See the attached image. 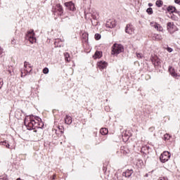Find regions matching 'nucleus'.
Segmentation results:
<instances>
[{"mask_svg": "<svg viewBox=\"0 0 180 180\" xmlns=\"http://www.w3.org/2000/svg\"><path fill=\"white\" fill-rule=\"evenodd\" d=\"M40 120H41V119L37 116H26L24 120V124L26 126L27 130H34L36 127H39V122H40Z\"/></svg>", "mask_w": 180, "mask_h": 180, "instance_id": "1", "label": "nucleus"}, {"mask_svg": "<svg viewBox=\"0 0 180 180\" xmlns=\"http://www.w3.org/2000/svg\"><path fill=\"white\" fill-rule=\"evenodd\" d=\"M124 51V47L123 45L119 44H114L112 46V54H120V53H123Z\"/></svg>", "mask_w": 180, "mask_h": 180, "instance_id": "2", "label": "nucleus"}, {"mask_svg": "<svg viewBox=\"0 0 180 180\" xmlns=\"http://www.w3.org/2000/svg\"><path fill=\"white\" fill-rule=\"evenodd\" d=\"M171 158V153L168 151L163 152L160 156V160L164 164Z\"/></svg>", "mask_w": 180, "mask_h": 180, "instance_id": "3", "label": "nucleus"}, {"mask_svg": "<svg viewBox=\"0 0 180 180\" xmlns=\"http://www.w3.org/2000/svg\"><path fill=\"white\" fill-rule=\"evenodd\" d=\"M26 37L27 39H28L29 41H30V43L32 44L36 41V37H34V31L33 30H31L27 32Z\"/></svg>", "mask_w": 180, "mask_h": 180, "instance_id": "4", "label": "nucleus"}, {"mask_svg": "<svg viewBox=\"0 0 180 180\" xmlns=\"http://www.w3.org/2000/svg\"><path fill=\"white\" fill-rule=\"evenodd\" d=\"M167 29L169 33H170V34H172V33H174L176 31V26L175 25V24H174V22H169L167 24Z\"/></svg>", "mask_w": 180, "mask_h": 180, "instance_id": "5", "label": "nucleus"}, {"mask_svg": "<svg viewBox=\"0 0 180 180\" xmlns=\"http://www.w3.org/2000/svg\"><path fill=\"white\" fill-rule=\"evenodd\" d=\"M125 33H127L128 34H133V33H134V27H133L131 23L126 25Z\"/></svg>", "mask_w": 180, "mask_h": 180, "instance_id": "6", "label": "nucleus"}, {"mask_svg": "<svg viewBox=\"0 0 180 180\" xmlns=\"http://www.w3.org/2000/svg\"><path fill=\"white\" fill-rule=\"evenodd\" d=\"M56 11H58L59 12V15H63L64 13V9H63V6L60 4H56L55 9H52V12H55Z\"/></svg>", "mask_w": 180, "mask_h": 180, "instance_id": "7", "label": "nucleus"}, {"mask_svg": "<svg viewBox=\"0 0 180 180\" xmlns=\"http://www.w3.org/2000/svg\"><path fill=\"white\" fill-rule=\"evenodd\" d=\"M65 6H66V8H68L69 11H75V5L74 4V3H72V1L65 3Z\"/></svg>", "mask_w": 180, "mask_h": 180, "instance_id": "8", "label": "nucleus"}, {"mask_svg": "<svg viewBox=\"0 0 180 180\" xmlns=\"http://www.w3.org/2000/svg\"><path fill=\"white\" fill-rule=\"evenodd\" d=\"M98 68H99V70H105V68H106V67H108V63L103 61V60H101L97 63Z\"/></svg>", "mask_w": 180, "mask_h": 180, "instance_id": "9", "label": "nucleus"}, {"mask_svg": "<svg viewBox=\"0 0 180 180\" xmlns=\"http://www.w3.org/2000/svg\"><path fill=\"white\" fill-rule=\"evenodd\" d=\"M105 26L110 29H113V27L116 26V22H115V21L112 20H108L105 23Z\"/></svg>", "mask_w": 180, "mask_h": 180, "instance_id": "10", "label": "nucleus"}, {"mask_svg": "<svg viewBox=\"0 0 180 180\" xmlns=\"http://www.w3.org/2000/svg\"><path fill=\"white\" fill-rule=\"evenodd\" d=\"M133 169H127L125 172H122V176L125 178H130L133 175Z\"/></svg>", "mask_w": 180, "mask_h": 180, "instance_id": "11", "label": "nucleus"}, {"mask_svg": "<svg viewBox=\"0 0 180 180\" xmlns=\"http://www.w3.org/2000/svg\"><path fill=\"white\" fill-rule=\"evenodd\" d=\"M167 12H169L170 13H176V8L172 6H169L167 8Z\"/></svg>", "mask_w": 180, "mask_h": 180, "instance_id": "12", "label": "nucleus"}, {"mask_svg": "<svg viewBox=\"0 0 180 180\" xmlns=\"http://www.w3.org/2000/svg\"><path fill=\"white\" fill-rule=\"evenodd\" d=\"M65 122L66 124H71V123H72V117L66 115V117H65Z\"/></svg>", "mask_w": 180, "mask_h": 180, "instance_id": "13", "label": "nucleus"}, {"mask_svg": "<svg viewBox=\"0 0 180 180\" xmlns=\"http://www.w3.org/2000/svg\"><path fill=\"white\" fill-rule=\"evenodd\" d=\"M27 65H28L29 68H31V69L30 70V71H27V74H30V72H32V71L33 69L32 68V65H30V63H29V62L25 61V62L24 63V67H25V68H27Z\"/></svg>", "mask_w": 180, "mask_h": 180, "instance_id": "14", "label": "nucleus"}, {"mask_svg": "<svg viewBox=\"0 0 180 180\" xmlns=\"http://www.w3.org/2000/svg\"><path fill=\"white\" fill-rule=\"evenodd\" d=\"M101 57H102V52L98 51H96L94 55L93 56V58L94 59L101 58Z\"/></svg>", "mask_w": 180, "mask_h": 180, "instance_id": "15", "label": "nucleus"}, {"mask_svg": "<svg viewBox=\"0 0 180 180\" xmlns=\"http://www.w3.org/2000/svg\"><path fill=\"white\" fill-rule=\"evenodd\" d=\"M109 131H108V129L106 128H101L100 129V133L101 134H102L103 136H106V134H108Z\"/></svg>", "mask_w": 180, "mask_h": 180, "instance_id": "16", "label": "nucleus"}, {"mask_svg": "<svg viewBox=\"0 0 180 180\" xmlns=\"http://www.w3.org/2000/svg\"><path fill=\"white\" fill-rule=\"evenodd\" d=\"M153 39H155V40H162V36L161 34H154Z\"/></svg>", "mask_w": 180, "mask_h": 180, "instance_id": "17", "label": "nucleus"}, {"mask_svg": "<svg viewBox=\"0 0 180 180\" xmlns=\"http://www.w3.org/2000/svg\"><path fill=\"white\" fill-rule=\"evenodd\" d=\"M169 71L170 72L172 77H178V74L174 71V69H172V67L169 68Z\"/></svg>", "mask_w": 180, "mask_h": 180, "instance_id": "18", "label": "nucleus"}, {"mask_svg": "<svg viewBox=\"0 0 180 180\" xmlns=\"http://www.w3.org/2000/svg\"><path fill=\"white\" fill-rule=\"evenodd\" d=\"M164 2L162 1V0H157L155 2V5L156 6H158V8H161V6H162Z\"/></svg>", "mask_w": 180, "mask_h": 180, "instance_id": "19", "label": "nucleus"}, {"mask_svg": "<svg viewBox=\"0 0 180 180\" xmlns=\"http://www.w3.org/2000/svg\"><path fill=\"white\" fill-rule=\"evenodd\" d=\"M121 150L123 154H129L130 153V150L127 148V147H123Z\"/></svg>", "mask_w": 180, "mask_h": 180, "instance_id": "20", "label": "nucleus"}, {"mask_svg": "<svg viewBox=\"0 0 180 180\" xmlns=\"http://www.w3.org/2000/svg\"><path fill=\"white\" fill-rule=\"evenodd\" d=\"M0 146H5L6 147V148H9V147H10L9 143H8V142H6V141H1Z\"/></svg>", "mask_w": 180, "mask_h": 180, "instance_id": "21", "label": "nucleus"}, {"mask_svg": "<svg viewBox=\"0 0 180 180\" xmlns=\"http://www.w3.org/2000/svg\"><path fill=\"white\" fill-rule=\"evenodd\" d=\"M54 44L56 47H61V41H60V40H56Z\"/></svg>", "mask_w": 180, "mask_h": 180, "instance_id": "22", "label": "nucleus"}, {"mask_svg": "<svg viewBox=\"0 0 180 180\" xmlns=\"http://www.w3.org/2000/svg\"><path fill=\"white\" fill-rule=\"evenodd\" d=\"M64 56H65V61H68V63L70 61V60H69V58H70V53H65Z\"/></svg>", "mask_w": 180, "mask_h": 180, "instance_id": "23", "label": "nucleus"}, {"mask_svg": "<svg viewBox=\"0 0 180 180\" xmlns=\"http://www.w3.org/2000/svg\"><path fill=\"white\" fill-rule=\"evenodd\" d=\"M146 12L148 15H153V8L151 7L148 8L146 10Z\"/></svg>", "mask_w": 180, "mask_h": 180, "instance_id": "24", "label": "nucleus"}, {"mask_svg": "<svg viewBox=\"0 0 180 180\" xmlns=\"http://www.w3.org/2000/svg\"><path fill=\"white\" fill-rule=\"evenodd\" d=\"M169 139H171V136H169V134H165L164 136V140L167 141V140H169Z\"/></svg>", "mask_w": 180, "mask_h": 180, "instance_id": "25", "label": "nucleus"}, {"mask_svg": "<svg viewBox=\"0 0 180 180\" xmlns=\"http://www.w3.org/2000/svg\"><path fill=\"white\" fill-rule=\"evenodd\" d=\"M102 37V36L101 35V34H95V39L96 40H101V38Z\"/></svg>", "mask_w": 180, "mask_h": 180, "instance_id": "26", "label": "nucleus"}, {"mask_svg": "<svg viewBox=\"0 0 180 180\" xmlns=\"http://www.w3.org/2000/svg\"><path fill=\"white\" fill-rule=\"evenodd\" d=\"M0 179L8 180V176H6V174H3L2 176H0Z\"/></svg>", "mask_w": 180, "mask_h": 180, "instance_id": "27", "label": "nucleus"}, {"mask_svg": "<svg viewBox=\"0 0 180 180\" xmlns=\"http://www.w3.org/2000/svg\"><path fill=\"white\" fill-rule=\"evenodd\" d=\"M91 23L93 26H98V20H94V21H91Z\"/></svg>", "mask_w": 180, "mask_h": 180, "instance_id": "28", "label": "nucleus"}, {"mask_svg": "<svg viewBox=\"0 0 180 180\" xmlns=\"http://www.w3.org/2000/svg\"><path fill=\"white\" fill-rule=\"evenodd\" d=\"M44 74H47L49 72V68H44L43 69Z\"/></svg>", "mask_w": 180, "mask_h": 180, "instance_id": "29", "label": "nucleus"}, {"mask_svg": "<svg viewBox=\"0 0 180 180\" xmlns=\"http://www.w3.org/2000/svg\"><path fill=\"white\" fill-rule=\"evenodd\" d=\"M153 27H155V29L158 30V26H160V24L155 22L153 25Z\"/></svg>", "mask_w": 180, "mask_h": 180, "instance_id": "30", "label": "nucleus"}, {"mask_svg": "<svg viewBox=\"0 0 180 180\" xmlns=\"http://www.w3.org/2000/svg\"><path fill=\"white\" fill-rule=\"evenodd\" d=\"M2 86H4V80H2V79H0V89H2Z\"/></svg>", "mask_w": 180, "mask_h": 180, "instance_id": "31", "label": "nucleus"}, {"mask_svg": "<svg viewBox=\"0 0 180 180\" xmlns=\"http://www.w3.org/2000/svg\"><path fill=\"white\" fill-rule=\"evenodd\" d=\"M173 51H174V50L172 49V48H169V47L167 48V51H168L169 53H172Z\"/></svg>", "mask_w": 180, "mask_h": 180, "instance_id": "32", "label": "nucleus"}, {"mask_svg": "<svg viewBox=\"0 0 180 180\" xmlns=\"http://www.w3.org/2000/svg\"><path fill=\"white\" fill-rule=\"evenodd\" d=\"M157 30H158L159 32H162V27H161V26L159 25L158 29Z\"/></svg>", "mask_w": 180, "mask_h": 180, "instance_id": "33", "label": "nucleus"}, {"mask_svg": "<svg viewBox=\"0 0 180 180\" xmlns=\"http://www.w3.org/2000/svg\"><path fill=\"white\" fill-rule=\"evenodd\" d=\"M4 53V49H2L1 46H0V56H2V53Z\"/></svg>", "mask_w": 180, "mask_h": 180, "instance_id": "34", "label": "nucleus"}, {"mask_svg": "<svg viewBox=\"0 0 180 180\" xmlns=\"http://www.w3.org/2000/svg\"><path fill=\"white\" fill-rule=\"evenodd\" d=\"M58 129L60 130V133L63 134L64 133V131H63V127H59Z\"/></svg>", "mask_w": 180, "mask_h": 180, "instance_id": "35", "label": "nucleus"}, {"mask_svg": "<svg viewBox=\"0 0 180 180\" xmlns=\"http://www.w3.org/2000/svg\"><path fill=\"white\" fill-rule=\"evenodd\" d=\"M158 180H168L167 177H160Z\"/></svg>", "mask_w": 180, "mask_h": 180, "instance_id": "36", "label": "nucleus"}, {"mask_svg": "<svg viewBox=\"0 0 180 180\" xmlns=\"http://www.w3.org/2000/svg\"><path fill=\"white\" fill-rule=\"evenodd\" d=\"M136 57H138V58H141V54L136 53Z\"/></svg>", "mask_w": 180, "mask_h": 180, "instance_id": "37", "label": "nucleus"}, {"mask_svg": "<svg viewBox=\"0 0 180 180\" xmlns=\"http://www.w3.org/2000/svg\"><path fill=\"white\" fill-rule=\"evenodd\" d=\"M11 44H16V41H15V39H13L11 41Z\"/></svg>", "mask_w": 180, "mask_h": 180, "instance_id": "38", "label": "nucleus"}, {"mask_svg": "<svg viewBox=\"0 0 180 180\" xmlns=\"http://www.w3.org/2000/svg\"><path fill=\"white\" fill-rule=\"evenodd\" d=\"M175 4H180V0H174Z\"/></svg>", "mask_w": 180, "mask_h": 180, "instance_id": "39", "label": "nucleus"}, {"mask_svg": "<svg viewBox=\"0 0 180 180\" xmlns=\"http://www.w3.org/2000/svg\"><path fill=\"white\" fill-rule=\"evenodd\" d=\"M148 6H150V7L153 6V4L149 3V4H148Z\"/></svg>", "mask_w": 180, "mask_h": 180, "instance_id": "40", "label": "nucleus"}, {"mask_svg": "<svg viewBox=\"0 0 180 180\" xmlns=\"http://www.w3.org/2000/svg\"><path fill=\"white\" fill-rule=\"evenodd\" d=\"M54 179H56V175H53L52 177V180H54Z\"/></svg>", "mask_w": 180, "mask_h": 180, "instance_id": "41", "label": "nucleus"}, {"mask_svg": "<svg viewBox=\"0 0 180 180\" xmlns=\"http://www.w3.org/2000/svg\"><path fill=\"white\" fill-rule=\"evenodd\" d=\"M94 20H97L96 17H93Z\"/></svg>", "mask_w": 180, "mask_h": 180, "instance_id": "42", "label": "nucleus"}, {"mask_svg": "<svg viewBox=\"0 0 180 180\" xmlns=\"http://www.w3.org/2000/svg\"><path fill=\"white\" fill-rule=\"evenodd\" d=\"M21 77H23V72H21Z\"/></svg>", "mask_w": 180, "mask_h": 180, "instance_id": "43", "label": "nucleus"}, {"mask_svg": "<svg viewBox=\"0 0 180 180\" xmlns=\"http://www.w3.org/2000/svg\"><path fill=\"white\" fill-rule=\"evenodd\" d=\"M66 19H68V17H66Z\"/></svg>", "mask_w": 180, "mask_h": 180, "instance_id": "44", "label": "nucleus"}, {"mask_svg": "<svg viewBox=\"0 0 180 180\" xmlns=\"http://www.w3.org/2000/svg\"><path fill=\"white\" fill-rule=\"evenodd\" d=\"M56 133H57V130H56Z\"/></svg>", "mask_w": 180, "mask_h": 180, "instance_id": "45", "label": "nucleus"}]
</instances>
